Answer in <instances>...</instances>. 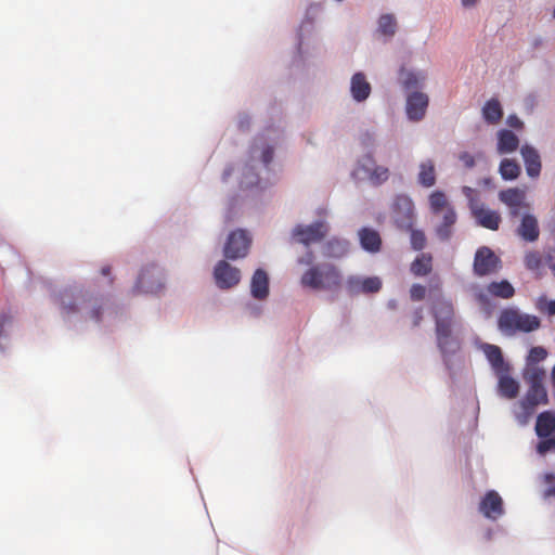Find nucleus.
<instances>
[{
  "mask_svg": "<svg viewBox=\"0 0 555 555\" xmlns=\"http://www.w3.org/2000/svg\"><path fill=\"white\" fill-rule=\"evenodd\" d=\"M507 122L509 126L515 127V128L521 127V125H522V122L516 116H509L507 119Z\"/></svg>",
  "mask_w": 555,
  "mask_h": 555,
  "instance_id": "obj_47",
  "label": "nucleus"
},
{
  "mask_svg": "<svg viewBox=\"0 0 555 555\" xmlns=\"http://www.w3.org/2000/svg\"><path fill=\"white\" fill-rule=\"evenodd\" d=\"M135 287L142 293H158L164 288L162 273L155 267L145 268L138 278Z\"/></svg>",
  "mask_w": 555,
  "mask_h": 555,
  "instance_id": "obj_13",
  "label": "nucleus"
},
{
  "mask_svg": "<svg viewBox=\"0 0 555 555\" xmlns=\"http://www.w3.org/2000/svg\"><path fill=\"white\" fill-rule=\"evenodd\" d=\"M543 267L547 266L555 275V247L548 246L542 253Z\"/></svg>",
  "mask_w": 555,
  "mask_h": 555,
  "instance_id": "obj_41",
  "label": "nucleus"
},
{
  "mask_svg": "<svg viewBox=\"0 0 555 555\" xmlns=\"http://www.w3.org/2000/svg\"><path fill=\"white\" fill-rule=\"evenodd\" d=\"M359 238L363 249L370 253H377L382 246L379 233L370 228H363L359 231Z\"/></svg>",
  "mask_w": 555,
  "mask_h": 555,
  "instance_id": "obj_24",
  "label": "nucleus"
},
{
  "mask_svg": "<svg viewBox=\"0 0 555 555\" xmlns=\"http://www.w3.org/2000/svg\"><path fill=\"white\" fill-rule=\"evenodd\" d=\"M519 145L518 137L511 130L503 129L498 133V152L507 154L516 151Z\"/></svg>",
  "mask_w": 555,
  "mask_h": 555,
  "instance_id": "obj_25",
  "label": "nucleus"
},
{
  "mask_svg": "<svg viewBox=\"0 0 555 555\" xmlns=\"http://www.w3.org/2000/svg\"><path fill=\"white\" fill-rule=\"evenodd\" d=\"M62 313L69 315L79 311V306L90 308L89 318L95 322L101 321L103 306L101 299L93 297L88 292L69 288L60 294L59 297Z\"/></svg>",
  "mask_w": 555,
  "mask_h": 555,
  "instance_id": "obj_4",
  "label": "nucleus"
},
{
  "mask_svg": "<svg viewBox=\"0 0 555 555\" xmlns=\"http://www.w3.org/2000/svg\"><path fill=\"white\" fill-rule=\"evenodd\" d=\"M410 271L414 276H426L433 271V256L429 253L420 254L411 263Z\"/></svg>",
  "mask_w": 555,
  "mask_h": 555,
  "instance_id": "obj_26",
  "label": "nucleus"
},
{
  "mask_svg": "<svg viewBox=\"0 0 555 555\" xmlns=\"http://www.w3.org/2000/svg\"><path fill=\"white\" fill-rule=\"evenodd\" d=\"M501 268V259L494 251L487 247L481 246L476 250L473 263V270L477 276H486L494 274Z\"/></svg>",
  "mask_w": 555,
  "mask_h": 555,
  "instance_id": "obj_8",
  "label": "nucleus"
},
{
  "mask_svg": "<svg viewBox=\"0 0 555 555\" xmlns=\"http://www.w3.org/2000/svg\"><path fill=\"white\" fill-rule=\"evenodd\" d=\"M428 103L427 94L418 91L411 92L406 98L405 111L408 118L412 121L422 120L426 114Z\"/></svg>",
  "mask_w": 555,
  "mask_h": 555,
  "instance_id": "obj_16",
  "label": "nucleus"
},
{
  "mask_svg": "<svg viewBox=\"0 0 555 555\" xmlns=\"http://www.w3.org/2000/svg\"><path fill=\"white\" fill-rule=\"evenodd\" d=\"M499 172L504 180H515L520 175V166L514 159L504 158L500 164Z\"/></svg>",
  "mask_w": 555,
  "mask_h": 555,
  "instance_id": "obj_33",
  "label": "nucleus"
},
{
  "mask_svg": "<svg viewBox=\"0 0 555 555\" xmlns=\"http://www.w3.org/2000/svg\"><path fill=\"white\" fill-rule=\"evenodd\" d=\"M535 450L538 454L544 456L548 452L555 453V435H550L547 438H540Z\"/></svg>",
  "mask_w": 555,
  "mask_h": 555,
  "instance_id": "obj_39",
  "label": "nucleus"
},
{
  "mask_svg": "<svg viewBox=\"0 0 555 555\" xmlns=\"http://www.w3.org/2000/svg\"><path fill=\"white\" fill-rule=\"evenodd\" d=\"M341 273L337 267L330 263L310 267L300 279L304 287L315 291H334L341 285Z\"/></svg>",
  "mask_w": 555,
  "mask_h": 555,
  "instance_id": "obj_5",
  "label": "nucleus"
},
{
  "mask_svg": "<svg viewBox=\"0 0 555 555\" xmlns=\"http://www.w3.org/2000/svg\"><path fill=\"white\" fill-rule=\"evenodd\" d=\"M470 209L478 224L488 230L496 231L500 228L501 215L485 207L483 204L470 203Z\"/></svg>",
  "mask_w": 555,
  "mask_h": 555,
  "instance_id": "obj_15",
  "label": "nucleus"
},
{
  "mask_svg": "<svg viewBox=\"0 0 555 555\" xmlns=\"http://www.w3.org/2000/svg\"><path fill=\"white\" fill-rule=\"evenodd\" d=\"M498 197L508 208L512 219L521 215L520 223L516 229L517 235L526 242H535L540 236L538 218L530 212L531 206L527 202L526 191L519 188H508L499 192Z\"/></svg>",
  "mask_w": 555,
  "mask_h": 555,
  "instance_id": "obj_1",
  "label": "nucleus"
},
{
  "mask_svg": "<svg viewBox=\"0 0 555 555\" xmlns=\"http://www.w3.org/2000/svg\"><path fill=\"white\" fill-rule=\"evenodd\" d=\"M544 479H545V482H547V483L555 482V476L553 474H546Z\"/></svg>",
  "mask_w": 555,
  "mask_h": 555,
  "instance_id": "obj_48",
  "label": "nucleus"
},
{
  "mask_svg": "<svg viewBox=\"0 0 555 555\" xmlns=\"http://www.w3.org/2000/svg\"><path fill=\"white\" fill-rule=\"evenodd\" d=\"M348 251V243L344 240L333 238L323 246V255L327 258H340Z\"/></svg>",
  "mask_w": 555,
  "mask_h": 555,
  "instance_id": "obj_32",
  "label": "nucleus"
},
{
  "mask_svg": "<svg viewBox=\"0 0 555 555\" xmlns=\"http://www.w3.org/2000/svg\"><path fill=\"white\" fill-rule=\"evenodd\" d=\"M101 273L103 275H109L111 274V267L109 266H106V267H103L102 270H101Z\"/></svg>",
  "mask_w": 555,
  "mask_h": 555,
  "instance_id": "obj_51",
  "label": "nucleus"
},
{
  "mask_svg": "<svg viewBox=\"0 0 555 555\" xmlns=\"http://www.w3.org/2000/svg\"><path fill=\"white\" fill-rule=\"evenodd\" d=\"M485 354L496 374L508 373L509 365L504 361L502 350L495 345L486 344Z\"/></svg>",
  "mask_w": 555,
  "mask_h": 555,
  "instance_id": "obj_21",
  "label": "nucleus"
},
{
  "mask_svg": "<svg viewBox=\"0 0 555 555\" xmlns=\"http://www.w3.org/2000/svg\"><path fill=\"white\" fill-rule=\"evenodd\" d=\"M431 314L436 324L437 346L442 354L453 353L459 348L452 336L455 311L451 300L437 298L431 306Z\"/></svg>",
  "mask_w": 555,
  "mask_h": 555,
  "instance_id": "obj_3",
  "label": "nucleus"
},
{
  "mask_svg": "<svg viewBox=\"0 0 555 555\" xmlns=\"http://www.w3.org/2000/svg\"><path fill=\"white\" fill-rule=\"evenodd\" d=\"M417 181L427 189L436 184V168L433 159H426L420 164Z\"/></svg>",
  "mask_w": 555,
  "mask_h": 555,
  "instance_id": "obj_27",
  "label": "nucleus"
},
{
  "mask_svg": "<svg viewBox=\"0 0 555 555\" xmlns=\"http://www.w3.org/2000/svg\"><path fill=\"white\" fill-rule=\"evenodd\" d=\"M429 206L434 215L438 216L447 209L452 207L447 199V196L441 191H435L429 195Z\"/></svg>",
  "mask_w": 555,
  "mask_h": 555,
  "instance_id": "obj_34",
  "label": "nucleus"
},
{
  "mask_svg": "<svg viewBox=\"0 0 555 555\" xmlns=\"http://www.w3.org/2000/svg\"><path fill=\"white\" fill-rule=\"evenodd\" d=\"M498 326L505 335H514L539 330L541 321L537 315L522 313L516 308H505L499 315Z\"/></svg>",
  "mask_w": 555,
  "mask_h": 555,
  "instance_id": "obj_6",
  "label": "nucleus"
},
{
  "mask_svg": "<svg viewBox=\"0 0 555 555\" xmlns=\"http://www.w3.org/2000/svg\"><path fill=\"white\" fill-rule=\"evenodd\" d=\"M313 260H314L313 253L312 251H308L306 254V256H304V257L298 259V263L310 266V264H312Z\"/></svg>",
  "mask_w": 555,
  "mask_h": 555,
  "instance_id": "obj_46",
  "label": "nucleus"
},
{
  "mask_svg": "<svg viewBox=\"0 0 555 555\" xmlns=\"http://www.w3.org/2000/svg\"><path fill=\"white\" fill-rule=\"evenodd\" d=\"M482 117L490 125H495L501 121L503 117V109L499 100L491 99L486 102L482 107Z\"/></svg>",
  "mask_w": 555,
  "mask_h": 555,
  "instance_id": "obj_29",
  "label": "nucleus"
},
{
  "mask_svg": "<svg viewBox=\"0 0 555 555\" xmlns=\"http://www.w3.org/2000/svg\"><path fill=\"white\" fill-rule=\"evenodd\" d=\"M250 292L254 298L262 300L269 295V278L264 270L257 269L251 278Z\"/></svg>",
  "mask_w": 555,
  "mask_h": 555,
  "instance_id": "obj_20",
  "label": "nucleus"
},
{
  "mask_svg": "<svg viewBox=\"0 0 555 555\" xmlns=\"http://www.w3.org/2000/svg\"><path fill=\"white\" fill-rule=\"evenodd\" d=\"M527 175L530 178H538L541 173L542 164L539 152L531 145L525 144L520 149Z\"/></svg>",
  "mask_w": 555,
  "mask_h": 555,
  "instance_id": "obj_18",
  "label": "nucleus"
},
{
  "mask_svg": "<svg viewBox=\"0 0 555 555\" xmlns=\"http://www.w3.org/2000/svg\"><path fill=\"white\" fill-rule=\"evenodd\" d=\"M442 214V221L436 227V235L441 241H448L452 236V228L456 222V212L453 207H447Z\"/></svg>",
  "mask_w": 555,
  "mask_h": 555,
  "instance_id": "obj_22",
  "label": "nucleus"
},
{
  "mask_svg": "<svg viewBox=\"0 0 555 555\" xmlns=\"http://www.w3.org/2000/svg\"><path fill=\"white\" fill-rule=\"evenodd\" d=\"M397 29V22L393 15L385 14L379 17L378 30L385 36H393Z\"/></svg>",
  "mask_w": 555,
  "mask_h": 555,
  "instance_id": "obj_36",
  "label": "nucleus"
},
{
  "mask_svg": "<svg viewBox=\"0 0 555 555\" xmlns=\"http://www.w3.org/2000/svg\"><path fill=\"white\" fill-rule=\"evenodd\" d=\"M546 357L547 351L545 348L541 346L532 347L529 351L528 363L526 367H528L529 365H537L539 362L545 360Z\"/></svg>",
  "mask_w": 555,
  "mask_h": 555,
  "instance_id": "obj_40",
  "label": "nucleus"
},
{
  "mask_svg": "<svg viewBox=\"0 0 555 555\" xmlns=\"http://www.w3.org/2000/svg\"><path fill=\"white\" fill-rule=\"evenodd\" d=\"M487 292L489 295L502 299H509L515 295V288L507 280L491 282L487 286Z\"/></svg>",
  "mask_w": 555,
  "mask_h": 555,
  "instance_id": "obj_30",
  "label": "nucleus"
},
{
  "mask_svg": "<svg viewBox=\"0 0 555 555\" xmlns=\"http://www.w3.org/2000/svg\"><path fill=\"white\" fill-rule=\"evenodd\" d=\"M262 163L264 165H269L273 159V149L271 146H268L263 150L261 155Z\"/></svg>",
  "mask_w": 555,
  "mask_h": 555,
  "instance_id": "obj_45",
  "label": "nucleus"
},
{
  "mask_svg": "<svg viewBox=\"0 0 555 555\" xmlns=\"http://www.w3.org/2000/svg\"><path fill=\"white\" fill-rule=\"evenodd\" d=\"M251 237L244 230H235L230 233L224 245V257L231 260L244 258L249 250Z\"/></svg>",
  "mask_w": 555,
  "mask_h": 555,
  "instance_id": "obj_9",
  "label": "nucleus"
},
{
  "mask_svg": "<svg viewBox=\"0 0 555 555\" xmlns=\"http://www.w3.org/2000/svg\"><path fill=\"white\" fill-rule=\"evenodd\" d=\"M535 308L541 313L550 317L555 315V300H548L545 295H542L537 299Z\"/></svg>",
  "mask_w": 555,
  "mask_h": 555,
  "instance_id": "obj_38",
  "label": "nucleus"
},
{
  "mask_svg": "<svg viewBox=\"0 0 555 555\" xmlns=\"http://www.w3.org/2000/svg\"><path fill=\"white\" fill-rule=\"evenodd\" d=\"M546 496H552L554 495L555 496V485H553L552 487H550L546 492H545Z\"/></svg>",
  "mask_w": 555,
  "mask_h": 555,
  "instance_id": "obj_50",
  "label": "nucleus"
},
{
  "mask_svg": "<svg viewBox=\"0 0 555 555\" xmlns=\"http://www.w3.org/2000/svg\"><path fill=\"white\" fill-rule=\"evenodd\" d=\"M371 85L363 73H356L351 77L350 92L354 101L363 102L371 94Z\"/></svg>",
  "mask_w": 555,
  "mask_h": 555,
  "instance_id": "obj_19",
  "label": "nucleus"
},
{
  "mask_svg": "<svg viewBox=\"0 0 555 555\" xmlns=\"http://www.w3.org/2000/svg\"><path fill=\"white\" fill-rule=\"evenodd\" d=\"M498 375L500 393L507 399L516 398L519 392L518 382L508 376L507 373H502Z\"/></svg>",
  "mask_w": 555,
  "mask_h": 555,
  "instance_id": "obj_31",
  "label": "nucleus"
},
{
  "mask_svg": "<svg viewBox=\"0 0 555 555\" xmlns=\"http://www.w3.org/2000/svg\"><path fill=\"white\" fill-rule=\"evenodd\" d=\"M423 319H424L423 309L416 308L411 314L412 328L418 327L421 325V323L423 322Z\"/></svg>",
  "mask_w": 555,
  "mask_h": 555,
  "instance_id": "obj_43",
  "label": "nucleus"
},
{
  "mask_svg": "<svg viewBox=\"0 0 555 555\" xmlns=\"http://www.w3.org/2000/svg\"><path fill=\"white\" fill-rule=\"evenodd\" d=\"M414 206L408 198H399L393 208V220L400 230H411L414 223Z\"/></svg>",
  "mask_w": 555,
  "mask_h": 555,
  "instance_id": "obj_14",
  "label": "nucleus"
},
{
  "mask_svg": "<svg viewBox=\"0 0 555 555\" xmlns=\"http://www.w3.org/2000/svg\"><path fill=\"white\" fill-rule=\"evenodd\" d=\"M461 1L464 7H472L477 2V0H461Z\"/></svg>",
  "mask_w": 555,
  "mask_h": 555,
  "instance_id": "obj_49",
  "label": "nucleus"
},
{
  "mask_svg": "<svg viewBox=\"0 0 555 555\" xmlns=\"http://www.w3.org/2000/svg\"><path fill=\"white\" fill-rule=\"evenodd\" d=\"M361 173H364L367 180L375 186L384 184L390 177L389 169L385 166L376 165L372 154H366L359 159L352 172L354 178H359Z\"/></svg>",
  "mask_w": 555,
  "mask_h": 555,
  "instance_id": "obj_7",
  "label": "nucleus"
},
{
  "mask_svg": "<svg viewBox=\"0 0 555 555\" xmlns=\"http://www.w3.org/2000/svg\"><path fill=\"white\" fill-rule=\"evenodd\" d=\"M483 297H485V296H483L482 294H480V295H479V299H480V300H483Z\"/></svg>",
  "mask_w": 555,
  "mask_h": 555,
  "instance_id": "obj_52",
  "label": "nucleus"
},
{
  "mask_svg": "<svg viewBox=\"0 0 555 555\" xmlns=\"http://www.w3.org/2000/svg\"><path fill=\"white\" fill-rule=\"evenodd\" d=\"M214 276L218 287L231 288L238 284L241 271L229 264L225 260H220L215 267Z\"/></svg>",
  "mask_w": 555,
  "mask_h": 555,
  "instance_id": "obj_12",
  "label": "nucleus"
},
{
  "mask_svg": "<svg viewBox=\"0 0 555 555\" xmlns=\"http://www.w3.org/2000/svg\"><path fill=\"white\" fill-rule=\"evenodd\" d=\"M382 280L378 276H359L350 275L347 278L345 287L349 296H358L361 294H376L382 289Z\"/></svg>",
  "mask_w": 555,
  "mask_h": 555,
  "instance_id": "obj_10",
  "label": "nucleus"
},
{
  "mask_svg": "<svg viewBox=\"0 0 555 555\" xmlns=\"http://www.w3.org/2000/svg\"><path fill=\"white\" fill-rule=\"evenodd\" d=\"M522 378L528 389L518 402L514 414L518 423L525 425L535 412L537 406L548 403V395L544 386L545 371L542 367L529 365L524 370Z\"/></svg>",
  "mask_w": 555,
  "mask_h": 555,
  "instance_id": "obj_2",
  "label": "nucleus"
},
{
  "mask_svg": "<svg viewBox=\"0 0 555 555\" xmlns=\"http://www.w3.org/2000/svg\"><path fill=\"white\" fill-rule=\"evenodd\" d=\"M327 225L324 222H315L309 225L298 224L293 230V236L306 246L321 242L327 234Z\"/></svg>",
  "mask_w": 555,
  "mask_h": 555,
  "instance_id": "obj_11",
  "label": "nucleus"
},
{
  "mask_svg": "<svg viewBox=\"0 0 555 555\" xmlns=\"http://www.w3.org/2000/svg\"><path fill=\"white\" fill-rule=\"evenodd\" d=\"M408 231L410 232V243L412 249L416 251L423 250L427 244V238L424 231L413 229V227L411 228V230Z\"/></svg>",
  "mask_w": 555,
  "mask_h": 555,
  "instance_id": "obj_37",
  "label": "nucleus"
},
{
  "mask_svg": "<svg viewBox=\"0 0 555 555\" xmlns=\"http://www.w3.org/2000/svg\"><path fill=\"white\" fill-rule=\"evenodd\" d=\"M459 158L463 163L465 168L470 169L475 166V157L468 152L461 153Z\"/></svg>",
  "mask_w": 555,
  "mask_h": 555,
  "instance_id": "obj_44",
  "label": "nucleus"
},
{
  "mask_svg": "<svg viewBox=\"0 0 555 555\" xmlns=\"http://www.w3.org/2000/svg\"><path fill=\"white\" fill-rule=\"evenodd\" d=\"M524 264L530 271H539L543 268L542 253L539 250H529L524 256Z\"/></svg>",
  "mask_w": 555,
  "mask_h": 555,
  "instance_id": "obj_35",
  "label": "nucleus"
},
{
  "mask_svg": "<svg viewBox=\"0 0 555 555\" xmlns=\"http://www.w3.org/2000/svg\"><path fill=\"white\" fill-rule=\"evenodd\" d=\"M426 296V287L421 284H413L410 288V297L413 301H421Z\"/></svg>",
  "mask_w": 555,
  "mask_h": 555,
  "instance_id": "obj_42",
  "label": "nucleus"
},
{
  "mask_svg": "<svg viewBox=\"0 0 555 555\" xmlns=\"http://www.w3.org/2000/svg\"><path fill=\"white\" fill-rule=\"evenodd\" d=\"M425 79L426 75L423 73H415L404 68H401L399 73V81L406 91L421 87Z\"/></svg>",
  "mask_w": 555,
  "mask_h": 555,
  "instance_id": "obj_28",
  "label": "nucleus"
},
{
  "mask_svg": "<svg viewBox=\"0 0 555 555\" xmlns=\"http://www.w3.org/2000/svg\"><path fill=\"white\" fill-rule=\"evenodd\" d=\"M479 511L487 518L498 519L504 513L502 498L494 490L488 491L480 501Z\"/></svg>",
  "mask_w": 555,
  "mask_h": 555,
  "instance_id": "obj_17",
  "label": "nucleus"
},
{
  "mask_svg": "<svg viewBox=\"0 0 555 555\" xmlns=\"http://www.w3.org/2000/svg\"><path fill=\"white\" fill-rule=\"evenodd\" d=\"M535 434L539 438H547L555 431V413L552 411L541 412L535 422Z\"/></svg>",
  "mask_w": 555,
  "mask_h": 555,
  "instance_id": "obj_23",
  "label": "nucleus"
}]
</instances>
